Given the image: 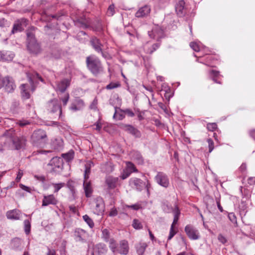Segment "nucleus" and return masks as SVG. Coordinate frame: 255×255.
Instances as JSON below:
<instances>
[{"instance_id": "nucleus-4", "label": "nucleus", "mask_w": 255, "mask_h": 255, "mask_svg": "<svg viewBox=\"0 0 255 255\" xmlns=\"http://www.w3.org/2000/svg\"><path fill=\"white\" fill-rule=\"evenodd\" d=\"M47 141V136L45 130L38 129L33 131L31 135V142L33 146L42 147Z\"/></svg>"}, {"instance_id": "nucleus-9", "label": "nucleus", "mask_w": 255, "mask_h": 255, "mask_svg": "<svg viewBox=\"0 0 255 255\" xmlns=\"http://www.w3.org/2000/svg\"><path fill=\"white\" fill-rule=\"evenodd\" d=\"M88 232L81 228H76L73 232V237L76 242L87 243L89 239Z\"/></svg>"}, {"instance_id": "nucleus-35", "label": "nucleus", "mask_w": 255, "mask_h": 255, "mask_svg": "<svg viewBox=\"0 0 255 255\" xmlns=\"http://www.w3.org/2000/svg\"><path fill=\"white\" fill-rule=\"evenodd\" d=\"M15 130L13 128H11L6 130L3 133V136L7 138V142L10 141L14 138L15 136Z\"/></svg>"}, {"instance_id": "nucleus-51", "label": "nucleus", "mask_w": 255, "mask_h": 255, "mask_svg": "<svg viewBox=\"0 0 255 255\" xmlns=\"http://www.w3.org/2000/svg\"><path fill=\"white\" fill-rule=\"evenodd\" d=\"M52 185L54 188V193H57L60 189L65 186V184L62 182L59 183H52Z\"/></svg>"}, {"instance_id": "nucleus-5", "label": "nucleus", "mask_w": 255, "mask_h": 255, "mask_svg": "<svg viewBox=\"0 0 255 255\" xmlns=\"http://www.w3.org/2000/svg\"><path fill=\"white\" fill-rule=\"evenodd\" d=\"M129 182V185L132 188L136 189L138 191H141L143 189L145 188L148 196L150 195L149 189L151 188V185L148 180L144 182L138 178H132L130 179Z\"/></svg>"}, {"instance_id": "nucleus-55", "label": "nucleus", "mask_w": 255, "mask_h": 255, "mask_svg": "<svg viewBox=\"0 0 255 255\" xmlns=\"http://www.w3.org/2000/svg\"><path fill=\"white\" fill-rule=\"evenodd\" d=\"M115 13V5L114 4H111L107 10V15L108 16H113Z\"/></svg>"}, {"instance_id": "nucleus-24", "label": "nucleus", "mask_w": 255, "mask_h": 255, "mask_svg": "<svg viewBox=\"0 0 255 255\" xmlns=\"http://www.w3.org/2000/svg\"><path fill=\"white\" fill-rule=\"evenodd\" d=\"M85 107L84 101L79 98H77L71 104L70 109L73 111L81 110Z\"/></svg>"}, {"instance_id": "nucleus-44", "label": "nucleus", "mask_w": 255, "mask_h": 255, "mask_svg": "<svg viewBox=\"0 0 255 255\" xmlns=\"http://www.w3.org/2000/svg\"><path fill=\"white\" fill-rule=\"evenodd\" d=\"M98 252L101 255L105 254L107 252V248L105 245L99 244L97 245Z\"/></svg>"}, {"instance_id": "nucleus-41", "label": "nucleus", "mask_w": 255, "mask_h": 255, "mask_svg": "<svg viewBox=\"0 0 255 255\" xmlns=\"http://www.w3.org/2000/svg\"><path fill=\"white\" fill-rule=\"evenodd\" d=\"M160 46V44L156 43L152 44L150 47L146 48L145 51L146 53L151 54L153 52L156 51Z\"/></svg>"}, {"instance_id": "nucleus-20", "label": "nucleus", "mask_w": 255, "mask_h": 255, "mask_svg": "<svg viewBox=\"0 0 255 255\" xmlns=\"http://www.w3.org/2000/svg\"><path fill=\"white\" fill-rule=\"evenodd\" d=\"M58 203L57 199L53 194L44 195L42 202V206H47L49 205H56Z\"/></svg>"}, {"instance_id": "nucleus-54", "label": "nucleus", "mask_w": 255, "mask_h": 255, "mask_svg": "<svg viewBox=\"0 0 255 255\" xmlns=\"http://www.w3.org/2000/svg\"><path fill=\"white\" fill-rule=\"evenodd\" d=\"M97 105H98V99H97V98H95L94 99V100L93 101V102L91 103V104H90V105L89 106V108L91 110L96 111L98 110Z\"/></svg>"}, {"instance_id": "nucleus-63", "label": "nucleus", "mask_w": 255, "mask_h": 255, "mask_svg": "<svg viewBox=\"0 0 255 255\" xmlns=\"http://www.w3.org/2000/svg\"><path fill=\"white\" fill-rule=\"evenodd\" d=\"M239 171L241 172L242 174L246 173L247 165L246 163H242L240 167L239 168Z\"/></svg>"}, {"instance_id": "nucleus-27", "label": "nucleus", "mask_w": 255, "mask_h": 255, "mask_svg": "<svg viewBox=\"0 0 255 255\" xmlns=\"http://www.w3.org/2000/svg\"><path fill=\"white\" fill-rule=\"evenodd\" d=\"M131 158L138 164H142L144 163V159L141 153L136 150H132L130 153Z\"/></svg>"}, {"instance_id": "nucleus-57", "label": "nucleus", "mask_w": 255, "mask_h": 255, "mask_svg": "<svg viewBox=\"0 0 255 255\" xmlns=\"http://www.w3.org/2000/svg\"><path fill=\"white\" fill-rule=\"evenodd\" d=\"M98 53L101 54L102 56L106 60H110L112 59L110 54L108 52L104 51L103 48L102 49V52H98Z\"/></svg>"}, {"instance_id": "nucleus-14", "label": "nucleus", "mask_w": 255, "mask_h": 255, "mask_svg": "<svg viewBox=\"0 0 255 255\" xmlns=\"http://www.w3.org/2000/svg\"><path fill=\"white\" fill-rule=\"evenodd\" d=\"M185 232L188 237L191 240H196L200 237L198 230L191 225L186 226Z\"/></svg>"}, {"instance_id": "nucleus-21", "label": "nucleus", "mask_w": 255, "mask_h": 255, "mask_svg": "<svg viewBox=\"0 0 255 255\" xmlns=\"http://www.w3.org/2000/svg\"><path fill=\"white\" fill-rule=\"evenodd\" d=\"M123 129L133 135L135 138H140L141 136V133L140 130L132 125H124Z\"/></svg>"}, {"instance_id": "nucleus-8", "label": "nucleus", "mask_w": 255, "mask_h": 255, "mask_svg": "<svg viewBox=\"0 0 255 255\" xmlns=\"http://www.w3.org/2000/svg\"><path fill=\"white\" fill-rule=\"evenodd\" d=\"M63 160L61 157L55 156L53 157L48 164L51 166V172L56 174L60 173L63 169Z\"/></svg>"}, {"instance_id": "nucleus-11", "label": "nucleus", "mask_w": 255, "mask_h": 255, "mask_svg": "<svg viewBox=\"0 0 255 255\" xmlns=\"http://www.w3.org/2000/svg\"><path fill=\"white\" fill-rule=\"evenodd\" d=\"M175 11L178 16L183 17L188 14L190 9L184 0H180L177 2L175 5Z\"/></svg>"}, {"instance_id": "nucleus-60", "label": "nucleus", "mask_w": 255, "mask_h": 255, "mask_svg": "<svg viewBox=\"0 0 255 255\" xmlns=\"http://www.w3.org/2000/svg\"><path fill=\"white\" fill-rule=\"evenodd\" d=\"M176 233L177 232L174 230V228H173V226H171L168 240H170L175 236Z\"/></svg>"}, {"instance_id": "nucleus-15", "label": "nucleus", "mask_w": 255, "mask_h": 255, "mask_svg": "<svg viewBox=\"0 0 255 255\" xmlns=\"http://www.w3.org/2000/svg\"><path fill=\"white\" fill-rule=\"evenodd\" d=\"M27 139L24 136H15L11 141L13 147L16 150L24 148L26 145Z\"/></svg>"}, {"instance_id": "nucleus-61", "label": "nucleus", "mask_w": 255, "mask_h": 255, "mask_svg": "<svg viewBox=\"0 0 255 255\" xmlns=\"http://www.w3.org/2000/svg\"><path fill=\"white\" fill-rule=\"evenodd\" d=\"M60 100L62 102L63 105L66 106L69 99V95L68 93L66 94L62 98H60Z\"/></svg>"}, {"instance_id": "nucleus-1", "label": "nucleus", "mask_w": 255, "mask_h": 255, "mask_svg": "<svg viewBox=\"0 0 255 255\" xmlns=\"http://www.w3.org/2000/svg\"><path fill=\"white\" fill-rule=\"evenodd\" d=\"M85 63L87 69L94 76H98L105 73L102 62L96 55L91 54L87 56Z\"/></svg>"}, {"instance_id": "nucleus-40", "label": "nucleus", "mask_w": 255, "mask_h": 255, "mask_svg": "<svg viewBox=\"0 0 255 255\" xmlns=\"http://www.w3.org/2000/svg\"><path fill=\"white\" fill-rule=\"evenodd\" d=\"M147 247V245L145 243H139L136 245V251L139 255H142L143 254L145 250Z\"/></svg>"}, {"instance_id": "nucleus-30", "label": "nucleus", "mask_w": 255, "mask_h": 255, "mask_svg": "<svg viewBox=\"0 0 255 255\" xmlns=\"http://www.w3.org/2000/svg\"><path fill=\"white\" fill-rule=\"evenodd\" d=\"M20 215V211L17 209L8 211L6 213V216L7 219L15 220H19Z\"/></svg>"}, {"instance_id": "nucleus-47", "label": "nucleus", "mask_w": 255, "mask_h": 255, "mask_svg": "<svg viewBox=\"0 0 255 255\" xmlns=\"http://www.w3.org/2000/svg\"><path fill=\"white\" fill-rule=\"evenodd\" d=\"M125 208L131 209L133 210L137 211L142 208L141 204L140 203H136L131 205H125Z\"/></svg>"}, {"instance_id": "nucleus-37", "label": "nucleus", "mask_w": 255, "mask_h": 255, "mask_svg": "<svg viewBox=\"0 0 255 255\" xmlns=\"http://www.w3.org/2000/svg\"><path fill=\"white\" fill-rule=\"evenodd\" d=\"M51 145L53 149L60 150L63 147V141L61 139H55L52 142Z\"/></svg>"}, {"instance_id": "nucleus-7", "label": "nucleus", "mask_w": 255, "mask_h": 255, "mask_svg": "<svg viewBox=\"0 0 255 255\" xmlns=\"http://www.w3.org/2000/svg\"><path fill=\"white\" fill-rule=\"evenodd\" d=\"M47 111L52 114L59 112V119L64 121V116L62 115L61 106L58 100L53 99L48 101L46 104Z\"/></svg>"}, {"instance_id": "nucleus-64", "label": "nucleus", "mask_w": 255, "mask_h": 255, "mask_svg": "<svg viewBox=\"0 0 255 255\" xmlns=\"http://www.w3.org/2000/svg\"><path fill=\"white\" fill-rule=\"evenodd\" d=\"M218 241L222 243L223 244H225L227 242V240L225 237H224L222 234H220L218 236Z\"/></svg>"}, {"instance_id": "nucleus-50", "label": "nucleus", "mask_w": 255, "mask_h": 255, "mask_svg": "<svg viewBox=\"0 0 255 255\" xmlns=\"http://www.w3.org/2000/svg\"><path fill=\"white\" fill-rule=\"evenodd\" d=\"M120 86L121 84L119 82L117 83L111 82L110 84L106 86V88L107 90H112L113 89L120 87Z\"/></svg>"}, {"instance_id": "nucleus-52", "label": "nucleus", "mask_w": 255, "mask_h": 255, "mask_svg": "<svg viewBox=\"0 0 255 255\" xmlns=\"http://www.w3.org/2000/svg\"><path fill=\"white\" fill-rule=\"evenodd\" d=\"M20 244V241L18 238H14L11 240V245L12 248H14V249L19 247Z\"/></svg>"}, {"instance_id": "nucleus-6", "label": "nucleus", "mask_w": 255, "mask_h": 255, "mask_svg": "<svg viewBox=\"0 0 255 255\" xmlns=\"http://www.w3.org/2000/svg\"><path fill=\"white\" fill-rule=\"evenodd\" d=\"M3 88L7 93H11L16 88V85L12 77L9 76L2 77L0 74V89Z\"/></svg>"}, {"instance_id": "nucleus-59", "label": "nucleus", "mask_w": 255, "mask_h": 255, "mask_svg": "<svg viewBox=\"0 0 255 255\" xmlns=\"http://www.w3.org/2000/svg\"><path fill=\"white\" fill-rule=\"evenodd\" d=\"M190 46L191 48L196 52H199L200 51V48L198 44L194 42H191L190 43Z\"/></svg>"}, {"instance_id": "nucleus-29", "label": "nucleus", "mask_w": 255, "mask_h": 255, "mask_svg": "<svg viewBox=\"0 0 255 255\" xmlns=\"http://www.w3.org/2000/svg\"><path fill=\"white\" fill-rule=\"evenodd\" d=\"M21 90V95L23 99H28L30 97V94L29 92L30 87L27 84H23L20 86Z\"/></svg>"}, {"instance_id": "nucleus-48", "label": "nucleus", "mask_w": 255, "mask_h": 255, "mask_svg": "<svg viewBox=\"0 0 255 255\" xmlns=\"http://www.w3.org/2000/svg\"><path fill=\"white\" fill-rule=\"evenodd\" d=\"M94 163L91 160H88L86 162L85 165V171L87 173H91V169L92 167H94Z\"/></svg>"}, {"instance_id": "nucleus-28", "label": "nucleus", "mask_w": 255, "mask_h": 255, "mask_svg": "<svg viewBox=\"0 0 255 255\" xmlns=\"http://www.w3.org/2000/svg\"><path fill=\"white\" fill-rule=\"evenodd\" d=\"M89 28L92 29L96 32L102 33L104 31L102 22L100 19L96 20L92 23H91V26Z\"/></svg>"}, {"instance_id": "nucleus-3", "label": "nucleus", "mask_w": 255, "mask_h": 255, "mask_svg": "<svg viewBox=\"0 0 255 255\" xmlns=\"http://www.w3.org/2000/svg\"><path fill=\"white\" fill-rule=\"evenodd\" d=\"M109 248L115 255L120 254L127 255L129 252L128 244L125 240H122L119 244H117L114 239H111Z\"/></svg>"}, {"instance_id": "nucleus-31", "label": "nucleus", "mask_w": 255, "mask_h": 255, "mask_svg": "<svg viewBox=\"0 0 255 255\" xmlns=\"http://www.w3.org/2000/svg\"><path fill=\"white\" fill-rule=\"evenodd\" d=\"M216 60V59L215 57V56L211 54H207L206 55L205 58V61H201L199 60V58H198L196 60V61L203 63L206 65H208L209 66L211 67H214V66L212 65L213 61Z\"/></svg>"}, {"instance_id": "nucleus-53", "label": "nucleus", "mask_w": 255, "mask_h": 255, "mask_svg": "<svg viewBox=\"0 0 255 255\" xmlns=\"http://www.w3.org/2000/svg\"><path fill=\"white\" fill-rule=\"evenodd\" d=\"M207 128L209 131H213L217 128V125L215 123H208L207 125Z\"/></svg>"}, {"instance_id": "nucleus-58", "label": "nucleus", "mask_w": 255, "mask_h": 255, "mask_svg": "<svg viewBox=\"0 0 255 255\" xmlns=\"http://www.w3.org/2000/svg\"><path fill=\"white\" fill-rule=\"evenodd\" d=\"M121 111H123L125 114L129 117H133L135 116L133 112L130 109H126L124 110H121Z\"/></svg>"}, {"instance_id": "nucleus-26", "label": "nucleus", "mask_w": 255, "mask_h": 255, "mask_svg": "<svg viewBox=\"0 0 255 255\" xmlns=\"http://www.w3.org/2000/svg\"><path fill=\"white\" fill-rule=\"evenodd\" d=\"M14 57V54L9 51H0V61H11Z\"/></svg>"}, {"instance_id": "nucleus-43", "label": "nucleus", "mask_w": 255, "mask_h": 255, "mask_svg": "<svg viewBox=\"0 0 255 255\" xmlns=\"http://www.w3.org/2000/svg\"><path fill=\"white\" fill-rule=\"evenodd\" d=\"M84 221L88 225L89 227L91 229L94 227V223L93 220L87 215H85L83 216Z\"/></svg>"}, {"instance_id": "nucleus-36", "label": "nucleus", "mask_w": 255, "mask_h": 255, "mask_svg": "<svg viewBox=\"0 0 255 255\" xmlns=\"http://www.w3.org/2000/svg\"><path fill=\"white\" fill-rule=\"evenodd\" d=\"M61 156L66 162H69L74 159V151L71 149L67 153H62Z\"/></svg>"}, {"instance_id": "nucleus-17", "label": "nucleus", "mask_w": 255, "mask_h": 255, "mask_svg": "<svg viewBox=\"0 0 255 255\" xmlns=\"http://www.w3.org/2000/svg\"><path fill=\"white\" fill-rule=\"evenodd\" d=\"M90 44L92 48L97 52H102L104 45L102 43L101 40L96 36H92L90 39Z\"/></svg>"}, {"instance_id": "nucleus-13", "label": "nucleus", "mask_w": 255, "mask_h": 255, "mask_svg": "<svg viewBox=\"0 0 255 255\" xmlns=\"http://www.w3.org/2000/svg\"><path fill=\"white\" fill-rule=\"evenodd\" d=\"M150 37L156 39L157 41L164 37V30L162 27L158 25H155L150 31L148 32Z\"/></svg>"}, {"instance_id": "nucleus-2", "label": "nucleus", "mask_w": 255, "mask_h": 255, "mask_svg": "<svg viewBox=\"0 0 255 255\" xmlns=\"http://www.w3.org/2000/svg\"><path fill=\"white\" fill-rule=\"evenodd\" d=\"M27 49L30 54L38 55L42 51L41 46L37 42L35 35L32 31H27Z\"/></svg>"}, {"instance_id": "nucleus-45", "label": "nucleus", "mask_w": 255, "mask_h": 255, "mask_svg": "<svg viewBox=\"0 0 255 255\" xmlns=\"http://www.w3.org/2000/svg\"><path fill=\"white\" fill-rule=\"evenodd\" d=\"M102 238L106 242H110V241L111 240V239H110V233L108 229H105L102 230Z\"/></svg>"}, {"instance_id": "nucleus-34", "label": "nucleus", "mask_w": 255, "mask_h": 255, "mask_svg": "<svg viewBox=\"0 0 255 255\" xmlns=\"http://www.w3.org/2000/svg\"><path fill=\"white\" fill-rule=\"evenodd\" d=\"M115 113L113 116V119H116L119 121L123 120L125 118V114L123 111H121V110H123L117 107H115Z\"/></svg>"}, {"instance_id": "nucleus-12", "label": "nucleus", "mask_w": 255, "mask_h": 255, "mask_svg": "<svg viewBox=\"0 0 255 255\" xmlns=\"http://www.w3.org/2000/svg\"><path fill=\"white\" fill-rule=\"evenodd\" d=\"M155 180L161 186L167 188L169 185V180L167 175L162 172H158L155 176Z\"/></svg>"}, {"instance_id": "nucleus-16", "label": "nucleus", "mask_w": 255, "mask_h": 255, "mask_svg": "<svg viewBox=\"0 0 255 255\" xmlns=\"http://www.w3.org/2000/svg\"><path fill=\"white\" fill-rule=\"evenodd\" d=\"M94 202L95 205L94 208V214L98 215H102L105 210V204L103 198L98 197L94 199Z\"/></svg>"}, {"instance_id": "nucleus-39", "label": "nucleus", "mask_w": 255, "mask_h": 255, "mask_svg": "<svg viewBox=\"0 0 255 255\" xmlns=\"http://www.w3.org/2000/svg\"><path fill=\"white\" fill-rule=\"evenodd\" d=\"M126 171L129 172L130 173L132 172H138L137 169H136L135 165L130 161L126 162Z\"/></svg>"}, {"instance_id": "nucleus-19", "label": "nucleus", "mask_w": 255, "mask_h": 255, "mask_svg": "<svg viewBox=\"0 0 255 255\" xmlns=\"http://www.w3.org/2000/svg\"><path fill=\"white\" fill-rule=\"evenodd\" d=\"M119 178L113 176H107L105 178V184L107 186V190L110 191L114 189L117 187Z\"/></svg>"}, {"instance_id": "nucleus-42", "label": "nucleus", "mask_w": 255, "mask_h": 255, "mask_svg": "<svg viewBox=\"0 0 255 255\" xmlns=\"http://www.w3.org/2000/svg\"><path fill=\"white\" fill-rule=\"evenodd\" d=\"M24 229L25 233L28 235L30 233L31 223L29 220H25L24 221Z\"/></svg>"}, {"instance_id": "nucleus-23", "label": "nucleus", "mask_w": 255, "mask_h": 255, "mask_svg": "<svg viewBox=\"0 0 255 255\" xmlns=\"http://www.w3.org/2000/svg\"><path fill=\"white\" fill-rule=\"evenodd\" d=\"M75 24L81 28L87 29L91 26V21L89 18L85 16H82L77 19L75 21Z\"/></svg>"}, {"instance_id": "nucleus-49", "label": "nucleus", "mask_w": 255, "mask_h": 255, "mask_svg": "<svg viewBox=\"0 0 255 255\" xmlns=\"http://www.w3.org/2000/svg\"><path fill=\"white\" fill-rule=\"evenodd\" d=\"M173 209L174 208H173L171 205H169L167 203H164L162 205V209L163 211L167 213L172 212Z\"/></svg>"}, {"instance_id": "nucleus-32", "label": "nucleus", "mask_w": 255, "mask_h": 255, "mask_svg": "<svg viewBox=\"0 0 255 255\" xmlns=\"http://www.w3.org/2000/svg\"><path fill=\"white\" fill-rule=\"evenodd\" d=\"M83 187L86 197H90L93 192L91 181H84Z\"/></svg>"}, {"instance_id": "nucleus-22", "label": "nucleus", "mask_w": 255, "mask_h": 255, "mask_svg": "<svg viewBox=\"0 0 255 255\" xmlns=\"http://www.w3.org/2000/svg\"><path fill=\"white\" fill-rule=\"evenodd\" d=\"M150 11V6L149 5H144L138 9L136 12L135 16L137 18H143L148 16Z\"/></svg>"}, {"instance_id": "nucleus-56", "label": "nucleus", "mask_w": 255, "mask_h": 255, "mask_svg": "<svg viewBox=\"0 0 255 255\" xmlns=\"http://www.w3.org/2000/svg\"><path fill=\"white\" fill-rule=\"evenodd\" d=\"M207 142L208 143L209 152L211 153L214 148V142L211 138H208Z\"/></svg>"}, {"instance_id": "nucleus-10", "label": "nucleus", "mask_w": 255, "mask_h": 255, "mask_svg": "<svg viewBox=\"0 0 255 255\" xmlns=\"http://www.w3.org/2000/svg\"><path fill=\"white\" fill-rule=\"evenodd\" d=\"M28 20L25 18L17 19L13 24L11 33L14 34L18 32H21L28 25Z\"/></svg>"}, {"instance_id": "nucleus-18", "label": "nucleus", "mask_w": 255, "mask_h": 255, "mask_svg": "<svg viewBox=\"0 0 255 255\" xmlns=\"http://www.w3.org/2000/svg\"><path fill=\"white\" fill-rule=\"evenodd\" d=\"M61 51L57 48L51 49L49 52H46L44 56V59L46 61H49L53 59H58L61 57Z\"/></svg>"}, {"instance_id": "nucleus-62", "label": "nucleus", "mask_w": 255, "mask_h": 255, "mask_svg": "<svg viewBox=\"0 0 255 255\" xmlns=\"http://www.w3.org/2000/svg\"><path fill=\"white\" fill-rule=\"evenodd\" d=\"M172 212L173 213L174 216H180V211L178 207L177 204H175L174 207V209Z\"/></svg>"}, {"instance_id": "nucleus-33", "label": "nucleus", "mask_w": 255, "mask_h": 255, "mask_svg": "<svg viewBox=\"0 0 255 255\" xmlns=\"http://www.w3.org/2000/svg\"><path fill=\"white\" fill-rule=\"evenodd\" d=\"M209 78L215 83L222 84V82L218 80L220 76L219 71L215 70H210L209 72Z\"/></svg>"}, {"instance_id": "nucleus-38", "label": "nucleus", "mask_w": 255, "mask_h": 255, "mask_svg": "<svg viewBox=\"0 0 255 255\" xmlns=\"http://www.w3.org/2000/svg\"><path fill=\"white\" fill-rule=\"evenodd\" d=\"M75 182L72 180H68L66 184H65V185H66V186L71 191L73 196H74L76 192L75 189Z\"/></svg>"}, {"instance_id": "nucleus-46", "label": "nucleus", "mask_w": 255, "mask_h": 255, "mask_svg": "<svg viewBox=\"0 0 255 255\" xmlns=\"http://www.w3.org/2000/svg\"><path fill=\"white\" fill-rule=\"evenodd\" d=\"M132 226L136 230H140L142 229L143 226L139 220L134 219L132 221Z\"/></svg>"}, {"instance_id": "nucleus-25", "label": "nucleus", "mask_w": 255, "mask_h": 255, "mask_svg": "<svg viewBox=\"0 0 255 255\" xmlns=\"http://www.w3.org/2000/svg\"><path fill=\"white\" fill-rule=\"evenodd\" d=\"M71 80L70 79L65 78L57 82V90L61 93H64L68 87L70 85Z\"/></svg>"}]
</instances>
